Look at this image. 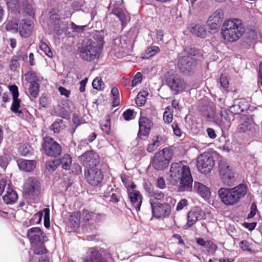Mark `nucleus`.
I'll list each match as a JSON object with an SVG mask.
<instances>
[{"label":"nucleus","instance_id":"obj_48","mask_svg":"<svg viewBox=\"0 0 262 262\" xmlns=\"http://www.w3.org/2000/svg\"><path fill=\"white\" fill-rule=\"evenodd\" d=\"M59 164V160L49 161L46 163V168L49 171H54Z\"/></svg>","mask_w":262,"mask_h":262},{"label":"nucleus","instance_id":"obj_53","mask_svg":"<svg viewBox=\"0 0 262 262\" xmlns=\"http://www.w3.org/2000/svg\"><path fill=\"white\" fill-rule=\"evenodd\" d=\"M9 90L12 95L13 99L18 98L19 93L18 91V88L16 85H10L9 86Z\"/></svg>","mask_w":262,"mask_h":262},{"label":"nucleus","instance_id":"obj_10","mask_svg":"<svg viewBox=\"0 0 262 262\" xmlns=\"http://www.w3.org/2000/svg\"><path fill=\"white\" fill-rule=\"evenodd\" d=\"M39 191V183L36 179L28 178L23 186V194L25 198L30 199L37 195Z\"/></svg>","mask_w":262,"mask_h":262},{"label":"nucleus","instance_id":"obj_34","mask_svg":"<svg viewBox=\"0 0 262 262\" xmlns=\"http://www.w3.org/2000/svg\"><path fill=\"white\" fill-rule=\"evenodd\" d=\"M59 162L63 169H69L72 163L71 157L68 154L64 155Z\"/></svg>","mask_w":262,"mask_h":262},{"label":"nucleus","instance_id":"obj_18","mask_svg":"<svg viewBox=\"0 0 262 262\" xmlns=\"http://www.w3.org/2000/svg\"><path fill=\"white\" fill-rule=\"evenodd\" d=\"M33 28V24L30 20L23 19L19 23L18 32L23 37L29 36Z\"/></svg>","mask_w":262,"mask_h":262},{"label":"nucleus","instance_id":"obj_63","mask_svg":"<svg viewBox=\"0 0 262 262\" xmlns=\"http://www.w3.org/2000/svg\"><path fill=\"white\" fill-rule=\"evenodd\" d=\"M58 91L60 92V95L64 96L67 98H69L70 97L71 94V91L70 90H68L62 86H60L58 88Z\"/></svg>","mask_w":262,"mask_h":262},{"label":"nucleus","instance_id":"obj_60","mask_svg":"<svg viewBox=\"0 0 262 262\" xmlns=\"http://www.w3.org/2000/svg\"><path fill=\"white\" fill-rule=\"evenodd\" d=\"M115 191L116 189H114L112 186H109L104 192V196L105 199L108 200L111 196V194L113 193Z\"/></svg>","mask_w":262,"mask_h":262},{"label":"nucleus","instance_id":"obj_11","mask_svg":"<svg viewBox=\"0 0 262 262\" xmlns=\"http://www.w3.org/2000/svg\"><path fill=\"white\" fill-rule=\"evenodd\" d=\"M42 148L46 154L50 157H57L61 152L60 145L50 137H46L44 139Z\"/></svg>","mask_w":262,"mask_h":262},{"label":"nucleus","instance_id":"obj_36","mask_svg":"<svg viewBox=\"0 0 262 262\" xmlns=\"http://www.w3.org/2000/svg\"><path fill=\"white\" fill-rule=\"evenodd\" d=\"M148 95L147 91H142L138 93L136 99V103L138 106H143L146 101V97Z\"/></svg>","mask_w":262,"mask_h":262},{"label":"nucleus","instance_id":"obj_13","mask_svg":"<svg viewBox=\"0 0 262 262\" xmlns=\"http://www.w3.org/2000/svg\"><path fill=\"white\" fill-rule=\"evenodd\" d=\"M83 262H108L96 248H90L83 258Z\"/></svg>","mask_w":262,"mask_h":262},{"label":"nucleus","instance_id":"obj_43","mask_svg":"<svg viewBox=\"0 0 262 262\" xmlns=\"http://www.w3.org/2000/svg\"><path fill=\"white\" fill-rule=\"evenodd\" d=\"M39 47L40 49L47 56L49 57H52L53 56V53L51 49L46 42L41 41L39 44Z\"/></svg>","mask_w":262,"mask_h":262},{"label":"nucleus","instance_id":"obj_49","mask_svg":"<svg viewBox=\"0 0 262 262\" xmlns=\"http://www.w3.org/2000/svg\"><path fill=\"white\" fill-rule=\"evenodd\" d=\"M160 51V49L157 46H152L146 50V58H149L150 57L154 56L156 54L158 53Z\"/></svg>","mask_w":262,"mask_h":262},{"label":"nucleus","instance_id":"obj_51","mask_svg":"<svg viewBox=\"0 0 262 262\" xmlns=\"http://www.w3.org/2000/svg\"><path fill=\"white\" fill-rule=\"evenodd\" d=\"M8 185H11V184L6 179H2L0 181V195H1L4 191H6Z\"/></svg>","mask_w":262,"mask_h":262},{"label":"nucleus","instance_id":"obj_29","mask_svg":"<svg viewBox=\"0 0 262 262\" xmlns=\"http://www.w3.org/2000/svg\"><path fill=\"white\" fill-rule=\"evenodd\" d=\"M190 31L193 34L201 38H205L206 36L207 32L204 27L200 25H196L192 27Z\"/></svg>","mask_w":262,"mask_h":262},{"label":"nucleus","instance_id":"obj_15","mask_svg":"<svg viewBox=\"0 0 262 262\" xmlns=\"http://www.w3.org/2000/svg\"><path fill=\"white\" fill-rule=\"evenodd\" d=\"M83 165L87 167L91 168L99 164V156L93 151L85 152L80 157Z\"/></svg>","mask_w":262,"mask_h":262},{"label":"nucleus","instance_id":"obj_30","mask_svg":"<svg viewBox=\"0 0 262 262\" xmlns=\"http://www.w3.org/2000/svg\"><path fill=\"white\" fill-rule=\"evenodd\" d=\"M223 19V12L220 10H217L215 12H214L209 17L208 20L214 23H216L217 24H221L222 20Z\"/></svg>","mask_w":262,"mask_h":262},{"label":"nucleus","instance_id":"obj_2","mask_svg":"<svg viewBox=\"0 0 262 262\" xmlns=\"http://www.w3.org/2000/svg\"><path fill=\"white\" fill-rule=\"evenodd\" d=\"M245 32V29L242 21L235 18L225 20L221 29L223 39L229 43L237 41Z\"/></svg>","mask_w":262,"mask_h":262},{"label":"nucleus","instance_id":"obj_37","mask_svg":"<svg viewBox=\"0 0 262 262\" xmlns=\"http://www.w3.org/2000/svg\"><path fill=\"white\" fill-rule=\"evenodd\" d=\"M19 24L16 19L9 20L6 25V29L7 31L12 32L18 31Z\"/></svg>","mask_w":262,"mask_h":262},{"label":"nucleus","instance_id":"obj_31","mask_svg":"<svg viewBox=\"0 0 262 262\" xmlns=\"http://www.w3.org/2000/svg\"><path fill=\"white\" fill-rule=\"evenodd\" d=\"M81 214L79 212L73 213L70 217V224L73 228H77L80 224Z\"/></svg>","mask_w":262,"mask_h":262},{"label":"nucleus","instance_id":"obj_50","mask_svg":"<svg viewBox=\"0 0 262 262\" xmlns=\"http://www.w3.org/2000/svg\"><path fill=\"white\" fill-rule=\"evenodd\" d=\"M207 25L209 31L211 33H214L219 30L221 24L212 21L209 22V20H207Z\"/></svg>","mask_w":262,"mask_h":262},{"label":"nucleus","instance_id":"obj_8","mask_svg":"<svg viewBox=\"0 0 262 262\" xmlns=\"http://www.w3.org/2000/svg\"><path fill=\"white\" fill-rule=\"evenodd\" d=\"M171 156V151L168 148H164L155 154L152 160L153 166L157 170H163L168 166Z\"/></svg>","mask_w":262,"mask_h":262},{"label":"nucleus","instance_id":"obj_52","mask_svg":"<svg viewBox=\"0 0 262 262\" xmlns=\"http://www.w3.org/2000/svg\"><path fill=\"white\" fill-rule=\"evenodd\" d=\"M44 213V224L46 228L50 226V210L49 208H45L43 210Z\"/></svg>","mask_w":262,"mask_h":262},{"label":"nucleus","instance_id":"obj_3","mask_svg":"<svg viewBox=\"0 0 262 262\" xmlns=\"http://www.w3.org/2000/svg\"><path fill=\"white\" fill-rule=\"evenodd\" d=\"M103 39L101 36L84 41L79 49L81 58L87 61H92L98 58L103 46Z\"/></svg>","mask_w":262,"mask_h":262},{"label":"nucleus","instance_id":"obj_35","mask_svg":"<svg viewBox=\"0 0 262 262\" xmlns=\"http://www.w3.org/2000/svg\"><path fill=\"white\" fill-rule=\"evenodd\" d=\"M219 168L221 176L232 172L230 169L229 166L227 162L224 160H221L220 161Z\"/></svg>","mask_w":262,"mask_h":262},{"label":"nucleus","instance_id":"obj_24","mask_svg":"<svg viewBox=\"0 0 262 262\" xmlns=\"http://www.w3.org/2000/svg\"><path fill=\"white\" fill-rule=\"evenodd\" d=\"M194 190L203 199L208 200L210 196V191L209 188L198 182H195L194 183Z\"/></svg>","mask_w":262,"mask_h":262},{"label":"nucleus","instance_id":"obj_14","mask_svg":"<svg viewBox=\"0 0 262 262\" xmlns=\"http://www.w3.org/2000/svg\"><path fill=\"white\" fill-rule=\"evenodd\" d=\"M220 117L215 119V123L222 129H228L231 125V119L229 116L228 109L224 105H220Z\"/></svg>","mask_w":262,"mask_h":262},{"label":"nucleus","instance_id":"obj_41","mask_svg":"<svg viewBox=\"0 0 262 262\" xmlns=\"http://www.w3.org/2000/svg\"><path fill=\"white\" fill-rule=\"evenodd\" d=\"M20 102L21 101L18 99V98L15 99L13 98L10 108L11 111L14 113L21 114V111L19 110Z\"/></svg>","mask_w":262,"mask_h":262},{"label":"nucleus","instance_id":"obj_25","mask_svg":"<svg viewBox=\"0 0 262 262\" xmlns=\"http://www.w3.org/2000/svg\"><path fill=\"white\" fill-rule=\"evenodd\" d=\"M112 12L119 18L122 26H125L129 19L127 11L121 8H114L113 9Z\"/></svg>","mask_w":262,"mask_h":262},{"label":"nucleus","instance_id":"obj_64","mask_svg":"<svg viewBox=\"0 0 262 262\" xmlns=\"http://www.w3.org/2000/svg\"><path fill=\"white\" fill-rule=\"evenodd\" d=\"M19 63L18 60L15 58H12L10 61V68L12 71L16 70V68L18 67Z\"/></svg>","mask_w":262,"mask_h":262},{"label":"nucleus","instance_id":"obj_47","mask_svg":"<svg viewBox=\"0 0 262 262\" xmlns=\"http://www.w3.org/2000/svg\"><path fill=\"white\" fill-rule=\"evenodd\" d=\"M102 130L106 134H109L111 130V123L109 117H107L105 121L101 124Z\"/></svg>","mask_w":262,"mask_h":262},{"label":"nucleus","instance_id":"obj_59","mask_svg":"<svg viewBox=\"0 0 262 262\" xmlns=\"http://www.w3.org/2000/svg\"><path fill=\"white\" fill-rule=\"evenodd\" d=\"M142 80V75L140 73H138L132 80V86L135 87L138 84L140 83Z\"/></svg>","mask_w":262,"mask_h":262},{"label":"nucleus","instance_id":"obj_57","mask_svg":"<svg viewBox=\"0 0 262 262\" xmlns=\"http://www.w3.org/2000/svg\"><path fill=\"white\" fill-rule=\"evenodd\" d=\"M188 204V201L186 199H182L177 204L176 210L178 211L182 210Z\"/></svg>","mask_w":262,"mask_h":262},{"label":"nucleus","instance_id":"obj_58","mask_svg":"<svg viewBox=\"0 0 262 262\" xmlns=\"http://www.w3.org/2000/svg\"><path fill=\"white\" fill-rule=\"evenodd\" d=\"M119 193L117 190H116V191L113 193L111 194V196L108 200L114 203H117L119 201Z\"/></svg>","mask_w":262,"mask_h":262},{"label":"nucleus","instance_id":"obj_1","mask_svg":"<svg viewBox=\"0 0 262 262\" xmlns=\"http://www.w3.org/2000/svg\"><path fill=\"white\" fill-rule=\"evenodd\" d=\"M168 180L172 185H178L180 191H192L193 179L190 168L182 163L171 164Z\"/></svg>","mask_w":262,"mask_h":262},{"label":"nucleus","instance_id":"obj_26","mask_svg":"<svg viewBox=\"0 0 262 262\" xmlns=\"http://www.w3.org/2000/svg\"><path fill=\"white\" fill-rule=\"evenodd\" d=\"M19 168L27 172L33 170L36 166V162L34 160H24L18 162Z\"/></svg>","mask_w":262,"mask_h":262},{"label":"nucleus","instance_id":"obj_33","mask_svg":"<svg viewBox=\"0 0 262 262\" xmlns=\"http://www.w3.org/2000/svg\"><path fill=\"white\" fill-rule=\"evenodd\" d=\"M7 5L9 9L15 12H19L21 7V0H7Z\"/></svg>","mask_w":262,"mask_h":262},{"label":"nucleus","instance_id":"obj_6","mask_svg":"<svg viewBox=\"0 0 262 262\" xmlns=\"http://www.w3.org/2000/svg\"><path fill=\"white\" fill-rule=\"evenodd\" d=\"M165 79L167 86L175 95L182 93L187 88V84L184 79L173 71L166 74Z\"/></svg>","mask_w":262,"mask_h":262},{"label":"nucleus","instance_id":"obj_54","mask_svg":"<svg viewBox=\"0 0 262 262\" xmlns=\"http://www.w3.org/2000/svg\"><path fill=\"white\" fill-rule=\"evenodd\" d=\"M250 129V123L247 121H245L240 124L238 128L239 132H245Z\"/></svg>","mask_w":262,"mask_h":262},{"label":"nucleus","instance_id":"obj_19","mask_svg":"<svg viewBox=\"0 0 262 262\" xmlns=\"http://www.w3.org/2000/svg\"><path fill=\"white\" fill-rule=\"evenodd\" d=\"M136 188H129L127 190L128 198L133 206L137 210H139L142 203V196Z\"/></svg>","mask_w":262,"mask_h":262},{"label":"nucleus","instance_id":"obj_56","mask_svg":"<svg viewBox=\"0 0 262 262\" xmlns=\"http://www.w3.org/2000/svg\"><path fill=\"white\" fill-rule=\"evenodd\" d=\"M221 85L224 89H226L229 85V80L226 75H222L220 78Z\"/></svg>","mask_w":262,"mask_h":262},{"label":"nucleus","instance_id":"obj_42","mask_svg":"<svg viewBox=\"0 0 262 262\" xmlns=\"http://www.w3.org/2000/svg\"><path fill=\"white\" fill-rule=\"evenodd\" d=\"M93 88L97 90L101 91L104 88V84L102 79L99 77H96L92 82Z\"/></svg>","mask_w":262,"mask_h":262},{"label":"nucleus","instance_id":"obj_46","mask_svg":"<svg viewBox=\"0 0 262 262\" xmlns=\"http://www.w3.org/2000/svg\"><path fill=\"white\" fill-rule=\"evenodd\" d=\"M170 108L168 106L163 114V120L166 123L171 122L173 118V114L170 111Z\"/></svg>","mask_w":262,"mask_h":262},{"label":"nucleus","instance_id":"obj_7","mask_svg":"<svg viewBox=\"0 0 262 262\" xmlns=\"http://www.w3.org/2000/svg\"><path fill=\"white\" fill-rule=\"evenodd\" d=\"M176 200L170 196L166 198V202L163 204L158 202L150 203L153 216L156 218L168 217L171 212V205H173Z\"/></svg>","mask_w":262,"mask_h":262},{"label":"nucleus","instance_id":"obj_21","mask_svg":"<svg viewBox=\"0 0 262 262\" xmlns=\"http://www.w3.org/2000/svg\"><path fill=\"white\" fill-rule=\"evenodd\" d=\"M152 125V123L149 119L141 117L139 120V130L138 136H148Z\"/></svg>","mask_w":262,"mask_h":262},{"label":"nucleus","instance_id":"obj_61","mask_svg":"<svg viewBox=\"0 0 262 262\" xmlns=\"http://www.w3.org/2000/svg\"><path fill=\"white\" fill-rule=\"evenodd\" d=\"M250 212L248 215V219H251L254 216L257 211V207L255 203H252L251 206Z\"/></svg>","mask_w":262,"mask_h":262},{"label":"nucleus","instance_id":"obj_9","mask_svg":"<svg viewBox=\"0 0 262 262\" xmlns=\"http://www.w3.org/2000/svg\"><path fill=\"white\" fill-rule=\"evenodd\" d=\"M214 165L213 157L209 152L200 155L197 159V168L199 171L204 174L210 172Z\"/></svg>","mask_w":262,"mask_h":262},{"label":"nucleus","instance_id":"obj_45","mask_svg":"<svg viewBox=\"0 0 262 262\" xmlns=\"http://www.w3.org/2000/svg\"><path fill=\"white\" fill-rule=\"evenodd\" d=\"M122 182L124 184L127 191L128 190L129 188H136V185L132 182L129 177L125 175H122L121 177Z\"/></svg>","mask_w":262,"mask_h":262},{"label":"nucleus","instance_id":"obj_5","mask_svg":"<svg viewBox=\"0 0 262 262\" xmlns=\"http://www.w3.org/2000/svg\"><path fill=\"white\" fill-rule=\"evenodd\" d=\"M27 236L36 254L40 255L46 253L47 250L43 245L44 236L39 228H31L28 230Z\"/></svg>","mask_w":262,"mask_h":262},{"label":"nucleus","instance_id":"obj_40","mask_svg":"<svg viewBox=\"0 0 262 262\" xmlns=\"http://www.w3.org/2000/svg\"><path fill=\"white\" fill-rule=\"evenodd\" d=\"M64 128V124L62 120L54 122L51 126V129L54 133H59Z\"/></svg>","mask_w":262,"mask_h":262},{"label":"nucleus","instance_id":"obj_12","mask_svg":"<svg viewBox=\"0 0 262 262\" xmlns=\"http://www.w3.org/2000/svg\"><path fill=\"white\" fill-rule=\"evenodd\" d=\"M85 177L89 184L92 186L99 185L103 179V175L100 169L91 167L85 171Z\"/></svg>","mask_w":262,"mask_h":262},{"label":"nucleus","instance_id":"obj_44","mask_svg":"<svg viewBox=\"0 0 262 262\" xmlns=\"http://www.w3.org/2000/svg\"><path fill=\"white\" fill-rule=\"evenodd\" d=\"M32 151V147L29 144L21 145L18 148V152L22 156H26L30 154Z\"/></svg>","mask_w":262,"mask_h":262},{"label":"nucleus","instance_id":"obj_20","mask_svg":"<svg viewBox=\"0 0 262 262\" xmlns=\"http://www.w3.org/2000/svg\"><path fill=\"white\" fill-rule=\"evenodd\" d=\"M33 74L31 72H28L25 75V77L27 81L29 82L28 88V94L33 98H36L39 94V84L34 80H31Z\"/></svg>","mask_w":262,"mask_h":262},{"label":"nucleus","instance_id":"obj_39","mask_svg":"<svg viewBox=\"0 0 262 262\" xmlns=\"http://www.w3.org/2000/svg\"><path fill=\"white\" fill-rule=\"evenodd\" d=\"M221 178L222 182L226 185L231 186L234 183V178L232 172L221 176Z\"/></svg>","mask_w":262,"mask_h":262},{"label":"nucleus","instance_id":"obj_16","mask_svg":"<svg viewBox=\"0 0 262 262\" xmlns=\"http://www.w3.org/2000/svg\"><path fill=\"white\" fill-rule=\"evenodd\" d=\"M205 216V213L201 208H193L191 210L188 214L187 225L188 227H191L194 225L198 220L204 219Z\"/></svg>","mask_w":262,"mask_h":262},{"label":"nucleus","instance_id":"obj_17","mask_svg":"<svg viewBox=\"0 0 262 262\" xmlns=\"http://www.w3.org/2000/svg\"><path fill=\"white\" fill-rule=\"evenodd\" d=\"M195 66V62L191 56H183L178 62L179 69L183 73L189 72Z\"/></svg>","mask_w":262,"mask_h":262},{"label":"nucleus","instance_id":"obj_55","mask_svg":"<svg viewBox=\"0 0 262 262\" xmlns=\"http://www.w3.org/2000/svg\"><path fill=\"white\" fill-rule=\"evenodd\" d=\"M150 196L153 197L156 200H160L164 196V194L161 191L156 190L149 193Z\"/></svg>","mask_w":262,"mask_h":262},{"label":"nucleus","instance_id":"obj_28","mask_svg":"<svg viewBox=\"0 0 262 262\" xmlns=\"http://www.w3.org/2000/svg\"><path fill=\"white\" fill-rule=\"evenodd\" d=\"M82 217L85 221H88L90 220L99 221L102 220L104 218V215L101 214L90 212L88 210H84L82 214Z\"/></svg>","mask_w":262,"mask_h":262},{"label":"nucleus","instance_id":"obj_4","mask_svg":"<svg viewBox=\"0 0 262 262\" xmlns=\"http://www.w3.org/2000/svg\"><path fill=\"white\" fill-rule=\"evenodd\" d=\"M246 193V187L243 184L232 188H221L218 191V194L222 202L228 206L238 203Z\"/></svg>","mask_w":262,"mask_h":262},{"label":"nucleus","instance_id":"obj_22","mask_svg":"<svg viewBox=\"0 0 262 262\" xmlns=\"http://www.w3.org/2000/svg\"><path fill=\"white\" fill-rule=\"evenodd\" d=\"M196 242L199 246L204 247L208 253L210 255H214L217 250L218 247L212 241H205L202 238H196Z\"/></svg>","mask_w":262,"mask_h":262},{"label":"nucleus","instance_id":"obj_38","mask_svg":"<svg viewBox=\"0 0 262 262\" xmlns=\"http://www.w3.org/2000/svg\"><path fill=\"white\" fill-rule=\"evenodd\" d=\"M112 104L114 106H117L120 103L119 93L116 87H114L111 90Z\"/></svg>","mask_w":262,"mask_h":262},{"label":"nucleus","instance_id":"obj_62","mask_svg":"<svg viewBox=\"0 0 262 262\" xmlns=\"http://www.w3.org/2000/svg\"><path fill=\"white\" fill-rule=\"evenodd\" d=\"M239 247L241 249H242L244 251H249L250 250V244L247 241H242L239 243Z\"/></svg>","mask_w":262,"mask_h":262},{"label":"nucleus","instance_id":"obj_23","mask_svg":"<svg viewBox=\"0 0 262 262\" xmlns=\"http://www.w3.org/2000/svg\"><path fill=\"white\" fill-rule=\"evenodd\" d=\"M18 199V195L13 189L12 185H8L6 190V193L3 196L4 202L7 204H13Z\"/></svg>","mask_w":262,"mask_h":262},{"label":"nucleus","instance_id":"obj_32","mask_svg":"<svg viewBox=\"0 0 262 262\" xmlns=\"http://www.w3.org/2000/svg\"><path fill=\"white\" fill-rule=\"evenodd\" d=\"M21 7L25 13L30 16H33L34 14L33 9L27 0H21Z\"/></svg>","mask_w":262,"mask_h":262},{"label":"nucleus","instance_id":"obj_27","mask_svg":"<svg viewBox=\"0 0 262 262\" xmlns=\"http://www.w3.org/2000/svg\"><path fill=\"white\" fill-rule=\"evenodd\" d=\"M164 142V140L163 137L161 136L155 137L153 138L151 143L148 144L147 150L149 152L155 151Z\"/></svg>","mask_w":262,"mask_h":262}]
</instances>
